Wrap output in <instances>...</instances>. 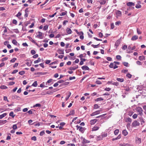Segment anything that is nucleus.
Segmentation results:
<instances>
[{"label":"nucleus","instance_id":"obj_63","mask_svg":"<svg viewBox=\"0 0 146 146\" xmlns=\"http://www.w3.org/2000/svg\"><path fill=\"white\" fill-rule=\"evenodd\" d=\"M67 146H75V145L73 143H70L68 144Z\"/></svg>","mask_w":146,"mask_h":146},{"label":"nucleus","instance_id":"obj_23","mask_svg":"<svg viewBox=\"0 0 146 146\" xmlns=\"http://www.w3.org/2000/svg\"><path fill=\"white\" fill-rule=\"evenodd\" d=\"M116 80L118 82H123L124 81V79L123 78H117Z\"/></svg>","mask_w":146,"mask_h":146},{"label":"nucleus","instance_id":"obj_35","mask_svg":"<svg viewBox=\"0 0 146 146\" xmlns=\"http://www.w3.org/2000/svg\"><path fill=\"white\" fill-rule=\"evenodd\" d=\"M141 6L139 4H137L135 6V7L137 9H139L141 8Z\"/></svg>","mask_w":146,"mask_h":146},{"label":"nucleus","instance_id":"obj_44","mask_svg":"<svg viewBox=\"0 0 146 146\" xmlns=\"http://www.w3.org/2000/svg\"><path fill=\"white\" fill-rule=\"evenodd\" d=\"M121 22L120 21H117L115 23V25L117 26H118L121 24Z\"/></svg>","mask_w":146,"mask_h":146},{"label":"nucleus","instance_id":"obj_8","mask_svg":"<svg viewBox=\"0 0 146 146\" xmlns=\"http://www.w3.org/2000/svg\"><path fill=\"white\" fill-rule=\"evenodd\" d=\"M66 94L67 96L66 98V101H67L68 99L69 98L70 96L71 95V93L70 92H67L66 93Z\"/></svg>","mask_w":146,"mask_h":146},{"label":"nucleus","instance_id":"obj_5","mask_svg":"<svg viewBox=\"0 0 146 146\" xmlns=\"http://www.w3.org/2000/svg\"><path fill=\"white\" fill-rule=\"evenodd\" d=\"M37 33H38V34L37 35V36L38 38L40 39H42L43 38L42 36V33L39 31Z\"/></svg>","mask_w":146,"mask_h":146},{"label":"nucleus","instance_id":"obj_37","mask_svg":"<svg viewBox=\"0 0 146 146\" xmlns=\"http://www.w3.org/2000/svg\"><path fill=\"white\" fill-rule=\"evenodd\" d=\"M12 128L13 129L15 130L17 129V126L16 124L13 125L12 127Z\"/></svg>","mask_w":146,"mask_h":146},{"label":"nucleus","instance_id":"obj_30","mask_svg":"<svg viewBox=\"0 0 146 146\" xmlns=\"http://www.w3.org/2000/svg\"><path fill=\"white\" fill-rule=\"evenodd\" d=\"M9 116H11L13 118L15 116V115L14 114V113L13 111L10 112L9 114Z\"/></svg>","mask_w":146,"mask_h":146},{"label":"nucleus","instance_id":"obj_54","mask_svg":"<svg viewBox=\"0 0 146 146\" xmlns=\"http://www.w3.org/2000/svg\"><path fill=\"white\" fill-rule=\"evenodd\" d=\"M127 45H124L122 46V49L123 50H125L127 49Z\"/></svg>","mask_w":146,"mask_h":146},{"label":"nucleus","instance_id":"obj_16","mask_svg":"<svg viewBox=\"0 0 146 146\" xmlns=\"http://www.w3.org/2000/svg\"><path fill=\"white\" fill-rule=\"evenodd\" d=\"M99 128V127L96 125H95L92 129V131H96L98 130Z\"/></svg>","mask_w":146,"mask_h":146},{"label":"nucleus","instance_id":"obj_41","mask_svg":"<svg viewBox=\"0 0 146 146\" xmlns=\"http://www.w3.org/2000/svg\"><path fill=\"white\" fill-rule=\"evenodd\" d=\"M70 115H74L75 113V111L74 110H73L70 111Z\"/></svg>","mask_w":146,"mask_h":146},{"label":"nucleus","instance_id":"obj_52","mask_svg":"<svg viewBox=\"0 0 146 146\" xmlns=\"http://www.w3.org/2000/svg\"><path fill=\"white\" fill-rule=\"evenodd\" d=\"M8 59V58L7 57L1 59V61L3 62L5 61V60H7Z\"/></svg>","mask_w":146,"mask_h":146},{"label":"nucleus","instance_id":"obj_24","mask_svg":"<svg viewBox=\"0 0 146 146\" xmlns=\"http://www.w3.org/2000/svg\"><path fill=\"white\" fill-rule=\"evenodd\" d=\"M125 121L127 122H129L130 123H131L132 121V119L129 117H127L125 119Z\"/></svg>","mask_w":146,"mask_h":146},{"label":"nucleus","instance_id":"obj_49","mask_svg":"<svg viewBox=\"0 0 146 146\" xmlns=\"http://www.w3.org/2000/svg\"><path fill=\"white\" fill-rule=\"evenodd\" d=\"M109 67L111 68H113L114 64L113 63H111L109 66Z\"/></svg>","mask_w":146,"mask_h":146},{"label":"nucleus","instance_id":"obj_31","mask_svg":"<svg viewBox=\"0 0 146 146\" xmlns=\"http://www.w3.org/2000/svg\"><path fill=\"white\" fill-rule=\"evenodd\" d=\"M103 136L101 135H100L97 137V139L98 140H100L102 139H103Z\"/></svg>","mask_w":146,"mask_h":146},{"label":"nucleus","instance_id":"obj_22","mask_svg":"<svg viewBox=\"0 0 146 146\" xmlns=\"http://www.w3.org/2000/svg\"><path fill=\"white\" fill-rule=\"evenodd\" d=\"M7 121L6 120H0V125L3 124L7 122Z\"/></svg>","mask_w":146,"mask_h":146},{"label":"nucleus","instance_id":"obj_15","mask_svg":"<svg viewBox=\"0 0 146 146\" xmlns=\"http://www.w3.org/2000/svg\"><path fill=\"white\" fill-rule=\"evenodd\" d=\"M122 133L124 136H126L128 134V132L126 130L124 129Z\"/></svg>","mask_w":146,"mask_h":146},{"label":"nucleus","instance_id":"obj_60","mask_svg":"<svg viewBox=\"0 0 146 146\" xmlns=\"http://www.w3.org/2000/svg\"><path fill=\"white\" fill-rule=\"evenodd\" d=\"M137 116V114H134L132 116L133 118L134 119L136 118Z\"/></svg>","mask_w":146,"mask_h":146},{"label":"nucleus","instance_id":"obj_25","mask_svg":"<svg viewBox=\"0 0 146 146\" xmlns=\"http://www.w3.org/2000/svg\"><path fill=\"white\" fill-rule=\"evenodd\" d=\"M135 46L131 47L130 46H129L128 47V49L130 50H133L135 49Z\"/></svg>","mask_w":146,"mask_h":146},{"label":"nucleus","instance_id":"obj_11","mask_svg":"<svg viewBox=\"0 0 146 146\" xmlns=\"http://www.w3.org/2000/svg\"><path fill=\"white\" fill-rule=\"evenodd\" d=\"M82 69L83 70H89V69L88 67L86 66H84L82 67H81Z\"/></svg>","mask_w":146,"mask_h":146},{"label":"nucleus","instance_id":"obj_36","mask_svg":"<svg viewBox=\"0 0 146 146\" xmlns=\"http://www.w3.org/2000/svg\"><path fill=\"white\" fill-rule=\"evenodd\" d=\"M94 109H97L99 108V106H98V105L97 104H95L94 105Z\"/></svg>","mask_w":146,"mask_h":146},{"label":"nucleus","instance_id":"obj_42","mask_svg":"<svg viewBox=\"0 0 146 146\" xmlns=\"http://www.w3.org/2000/svg\"><path fill=\"white\" fill-rule=\"evenodd\" d=\"M121 56L120 55H117L116 56V58L118 60H121Z\"/></svg>","mask_w":146,"mask_h":146},{"label":"nucleus","instance_id":"obj_6","mask_svg":"<svg viewBox=\"0 0 146 146\" xmlns=\"http://www.w3.org/2000/svg\"><path fill=\"white\" fill-rule=\"evenodd\" d=\"M76 127L77 129H79V131L81 132H83L84 131V128L81 127L79 126L78 125L76 126Z\"/></svg>","mask_w":146,"mask_h":146},{"label":"nucleus","instance_id":"obj_53","mask_svg":"<svg viewBox=\"0 0 146 146\" xmlns=\"http://www.w3.org/2000/svg\"><path fill=\"white\" fill-rule=\"evenodd\" d=\"M58 52L59 54H64V52L63 51L60 50H58Z\"/></svg>","mask_w":146,"mask_h":146},{"label":"nucleus","instance_id":"obj_45","mask_svg":"<svg viewBox=\"0 0 146 146\" xmlns=\"http://www.w3.org/2000/svg\"><path fill=\"white\" fill-rule=\"evenodd\" d=\"M16 60V58H13L10 60V62H11L13 63Z\"/></svg>","mask_w":146,"mask_h":146},{"label":"nucleus","instance_id":"obj_29","mask_svg":"<svg viewBox=\"0 0 146 146\" xmlns=\"http://www.w3.org/2000/svg\"><path fill=\"white\" fill-rule=\"evenodd\" d=\"M37 86V82L36 81H35L34 82L33 84L32 85V86L34 87H36Z\"/></svg>","mask_w":146,"mask_h":146},{"label":"nucleus","instance_id":"obj_9","mask_svg":"<svg viewBox=\"0 0 146 146\" xmlns=\"http://www.w3.org/2000/svg\"><path fill=\"white\" fill-rule=\"evenodd\" d=\"M127 5L128 6L131 7L134 6L135 4L132 2H129L127 3Z\"/></svg>","mask_w":146,"mask_h":146},{"label":"nucleus","instance_id":"obj_58","mask_svg":"<svg viewBox=\"0 0 146 146\" xmlns=\"http://www.w3.org/2000/svg\"><path fill=\"white\" fill-rule=\"evenodd\" d=\"M126 76L129 78H131L132 75L128 73L126 75Z\"/></svg>","mask_w":146,"mask_h":146},{"label":"nucleus","instance_id":"obj_17","mask_svg":"<svg viewBox=\"0 0 146 146\" xmlns=\"http://www.w3.org/2000/svg\"><path fill=\"white\" fill-rule=\"evenodd\" d=\"M136 141L137 143H140L141 142V140L140 138L136 137Z\"/></svg>","mask_w":146,"mask_h":146},{"label":"nucleus","instance_id":"obj_18","mask_svg":"<svg viewBox=\"0 0 146 146\" xmlns=\"http://www.w3.org/2000/svg\"><path fill=\"white\" fill-rule=\"evenodd\" d=\"M99 2L100 4L104 5L106 3V1L105 0H101Z\"/></svg>","mask_w":146,"mask_h":146},{"label":"nucleus","instance_id":"obj_51","mask_svg":"<svg viewBox=\"0 0 146 146\" xmlns=\"http://www.w3.org/2000/svg\"><path fill=\"white\" fill-rule=\"evenodd\" d=\"M114 25L113 23H111V29H113L114 28Z\"/></svg>","mask_w":146,"mask_h":146},{"label":"nucleus","instance_id":"obj_39","mask_svg":"<svg viewBox=\"0 0 146 146\" xmlns=\"http://www.w3.org/2000/svg\"><path fill=\"white\" fill-rule=\"evenodd\" d=\"M102 135L103 136V138L104 137H105L107 136V134L106 133H102Z\"/></svg>","mask_w":146,"mask_h":146},{"label":"nucleus","instance_id":"obj_2","mask_svg":"<svg viewBox=\"0 0 146 146\" xmlns=\"http://www.w3.org/2000/svg\"><path fill=\"white\" fill-rule=\"evenodd\" d=\"M102 111V110H99L92 113L90 114V116H93L95 115L98 114L100 113V112H101Z\"/></svg>","mask_w":146,"mask_h":146},{"label":"nucleus","instance_id":"obj_28","mask_svg":"<svg viewBox=\"0 0 146 146\" xmlns=\"http://www.w3.org/2000/svg\"><path fill=\"white\" fill-rule=\"evenodd\" d=\"M7 115V113H4L1 115H0V119H2Z\"/></svg>","mask_w":146,"mask_h":146},{"label":"nucleus","instance_id":"obj_43","mask_svg":"<svg viewBox=\"0 0 146 146\" xmlns=\"http://www.w3.org/2000/svg\"><path fill=\"white\" fill-rule=\"evenodd\" d=\"M48 25H46L44 26L43 28V30L44 31L46 30L48 28Z\"/></svg>","mask_w":146,"mask_h":146},{"label":"nucleus","instance_id":"obj_19","mask_svg":"<svg viewBox=\"0 0 146 146\" xmlns=\"http://www.w3.org/2000/svg\"><path fill=\"white\" fill-rule=\"evenodd\" d=\"M138 38V37L136 35H134L131 38V40H135L137 39Z\"/></svg>","mask_w":146,"mask_h":146},{"label":"nucleus","instance_id":"obj_33","mask_svg":"<svg viewBox=\"0 0 146 146\" xmlns=\"http://www.w3.org/2000/svg\"><path fill=\"white\" fill-rule=\"evenodd\" d=\"M41 59L40 58H38V60L34 61L35 64L37 63L40 61Z\"/></svg>","mask_w":146,"mask_h":146},{"label":"nucleus","instance_id":"obj_20","mask_svg":"<svg viewBox=\"0 0 146 146\" xmlns=\"http://www.w3.org/2000/svg\"><path fill=\"white\" fill-rule=\"evenodd\" d=\"M27 37L29 38V40L33 43L35 44L36 42L31 37L28 36Z\"/></svg>","mask_w":146,"mask_h":146},{"label":"nucleus","instance_id":"obj_55","mask_svg":"<svg viewBox=\"0 0 146 146\" xmlns=\"http://www.w3.org/2000/svg\"><path fill=\"white\" fill-rule=\"evenodd\" d=\"M31 139L35 141L36 140V138L35 136H34L31 137Z\"/></svg>","mask_w":146,"mask_h":146},{"label":"nucleus","instance_id":"obj_32","mask_svg":"<svg viewBox=\"0 0 146 146\" xmlns=\"http://www.w3.org/2000/svg\"><path fill=\"white\" fill-rule=\"evenodd\" d=\"M12 42L14 45H17V42L14 39L12 41Z\"/></svg>","mask_w":146,"mask_h":146},{"label":"nucleus","instance_id":"obj_4","mask_svg":"<svg viewBox=\"0 0 146 146\" xmlns=\"http://www.w3.org/2000/svg\"><path fill=\"white\" fill-rule=\"evenodd\" d=\"M140 124L137 121H134L132 123V125L133 127H135L137 126H139Z\"/></svg>","mask_w":146,"mask_h":146},{"label":"nucleus","instance_id":"obj_7","mask_svg":"<svg viewBox=\"0 0 146 146\" xmlns=\"http://www.w3.org/2000/svg\"><path fill=\"white\" fill-rule=\"evenodd\" d=\"M97 119H92L90 120V124L91 125H94L96 123L97 121Z\"/></svg>","mask_w":146,"mask_h":146},{"label":"nucleus","instance_id":"obj_1","mask_svg":"<svg viewBox=\"0 0 146 146\" xmlns=\"http://www.w3.org/2000/svg\"><path fill=\"white\" fill-rule=\"evenodd\" d=\"M136 111L138 113V114L140 115H143V111L141 108L139 107H137L136 108Z\"/></svg>","mask_w":146,"mask_h":146},{"label":"nucleus","instance_id":"obj_26","mask_svg":"<svg viewBox=\"0 0 146 146\" xmlns=\"http://www.w3.org/2000/svg\"><path fill=\"white\" fill-rule=\"evenodd\" d=\"M139 59L140 60H145V57L144 56H140L139 57Z\"/></svg>","mask_w":146,"mask_h":146},{"label":"nucleus","instance_id":"obj_10","mask_svg":"<svg viewBox=\"0 0 146 146\" xmlns=\"http://www.w3.org/2000/svg\"><path fill=\"white\" fill-rule=\"evenodd\" d=\"M121 41L120 39H118L117 40L115 43V45L116 47H117L120 43Z\"/></svg>","mask_w":146,"mask_h":146},{"label":"nucleus","instance_id":"obj_57","mask_svg":"<svg viewBox=\"0 0 146 146\" xmlns=\"http://www.w3.org/2000/svg\"><path fill=\"white\" fill-rule=\"evenodd\" d=\"M25 73L24 71H20L19 72V74L21 75H23Z\"/></svg>","mask_w":146,"mask_h":146},{"label":"nucleus","instance_id":"obj_59","mask_svg":"<svg viewBox=\"0 0 146 146\" xmlns=\"http://www.w3.org/2000/svg\"><path fill=\"white\" fill-rule=\"evenodd\" d=\"M45 134L44 131H42L40 133V136H42L44 135Z\"/></svg>","mask_w":146,"mask_h":146},{"label":"nucleus","instance_id":"obj_47","mask_svg":"<svg viewBox=\"0 0 146 146\" xmlns=\"http://www.w3.org/2000/svg\"><path fill=\"white\" fill-rule=\"evenodd\" d=\"M31 53L32 55L35 54L36 53V52L34 50H32L31 51Z\"/></svg>","mask_w":146,"mask_h":146},{"label":"nucleus","instance_id":"obj_21","mask_svg":"<svg viewBox=\"0 0 146 146\" xmlns=\"http://www.w3.org/2000/svg\"><path fill=\"white\" fill-rule=\"evenodd\" d=\"M86 53H84L83 54H80L79 57L80 58H82L83 57H85L86 56Z\"/></svg>","mask_w":146,"mask_h":146},{"label":"nucleus","instance_id":"obj_62","mask_svg":"<svg viewBox=\"0 0 146 146\" xmlns=\"http://www.w3.org/2000/svg\"><path fill=\"white\" fill-rule=\"evenodd\" d=\"M137 33L139 35L141 33V32L140 31L139 29L138 28L137 29Z\"/></svg>","mask_w":146,"mask_h":146},{"label":"nucleus","instance_id":"obj_34","mask_svg":"<svg viewBox=\"0 0 146 146\" xmlns=\"http://www.w3.org/2000/svg\"><path fill=\"white\" fill-rule=\"evenodd\" d=\"M119 132V130L118 129H116L115 130L114 132V134L115 135H117L118 134Z\"/></svg>","mask_w":146,"mask_h":146},{"label":"nucleus","instance_id":"obj_48","mask_svg":"<svg viewBox=\"0 0 146 146\" xmlns=\"http://www.w3.org/2000/svg\"><path fill=\"white\" fill-rule=\"evenodd\" d=\"M96 83L97 84H102V83L99 80H97L96 82Z\"/></svg>","mask_w":146,"mask_h":146},{"label":"nucleus","instance_id":"obj_27","mask_svg":"<svg viewBox=\"0 0 146 146\" xmlns=\"http://www.w3.org/2000/svg\"><path fill=\"white\" fill-rule=\"evenodd\" d=\"M104 99L102 98H97L95 100V101L98 102L103 100Z\"/></svg>","mask_w":146,"mask_h":146},{"label":"nucleus","instance_id":"obj_3","mask_svg":"<svg viewBox=\"0 0 146 146\" xmlns=\"http://www.w3.org/2000/svg\"><path fill=\"white\" fill-rule=\"evenodd\" d=\"M11 98L13 100L16 99L18 100H20L21 99V98L20 97L16 95L12 96Z\"/></svg>","mask_w":146,"mask_h":146},{"label":"nucleus","instance_id":"obj_56","mask_svg":"<svg viewBox=\"0 0 146 146\" xmlns=\"http://www.w3.org/2000/svg\"><path fill=\"white\" fill-rule=\"evenodd\" d=\"M26 64L29 66H31V62H27L26 63Z\"/></svg>","mask_w":146,"mask_h":146},{"label":"nucleus","instance_id":"obj_13","mask_svg":"<svg viewBox=\"0 0 146 146\" xmlns=\"http://www.w3.org/2000/svg\"><path fill=\"white\" fill-rule=\"evenodd\" d=\"M66 31L68 34H71L72 33V31L69 28H67L66 29Z\"/></svg>","mask_w":146,"mask_h":146},{"label":"nucleus","instance_id":"obj_50","mask_svg":"<svg viewBox=\"0 0 146 146\" xmlns=\"http://www.w3.org/2000/svg\"><path fill=\"white\" fill-rule=\"evenodd\" d=\"M13 23L15 25H17V21L15 19H13Z\"/></svg>","mask_w":146,"mask_h":146},{"label":"nucleus","instance_id":"obj_14","mask_svg":"<svg viewBox=\"0 0 146 146\" xmlns=\"http://www.w3.org/2000/svg\"><path fill=\"white\" fill-rule=\"evenodd\" d=\"M116 13L118 17H120L121 15V13L119 10H117Z\"/></svg>","mask_w":146,"mask_h":146},{"label":"nucleus","instance_id":"obj_46","mask_svg":"<svg viewBox=\"0 0 146 146\" xmlns=\"http://www.w3.org/2000/svg\"><path fill=\"white\" fill-rule=\"evenodd\" d=\"M123 64L124 66L126 67H128V63L127 62H123Z\"/></svg>","mask_w":146,"mask_h":146},{"label":"nucleus","instance_id":"obj_61","mask_svg":"<svg viewBox=\"0 0 146 146\" xmlns=\"http://www.w3.org/2000/svg\"><path fill=\"white\" fill-rule=\"evenodd\" d=\"M111 90V88H105L104 90L107 91H109Z\"/></svg>","mask_w":146,"mask_h":146},{"label":"nucleus","instance_id":"obj_40","mask_svg":"<svg viewBox=\"0 0 146 146\" xmlns=\"http://www.w3.org/2000/svg\"><path fill=\"white\" fill-rule=\"evenodd\" d=\"M67 13V11H66L64 12L61 13L60 15V16H64Z\"/></svg>","mask_w":146,"mask_h":146},{"label":"nucleus","instance_id":"obj_64","mask_svg":"<svg viewBox=\"0 0 146 146\" xmlns=\"http://www.w3.org/2000/svg\"><path fill=\"white\" fill-rule=\"evenodd\" d=\"M120 146H126L127 144H125L124 143H120L119 145Z\"/></svg>","mask_w":146,"mask_h":146},{"label":"nucleus","instance_id":"obj_12","mask_svg":"<svg viewBox=\"0 0 146 146\" xmlns=\"http://www.w3.org/2000/svg\"><path fill=\"white\" fill-rule=\"evenodd\" d=\"M78 68V66L76 65L74 67H71L69 68V69L70 70H74L77 69Z\"/></svg>","mask_w":146,"mask_h":146},{"label":"nucleus","instance_id":"obj_38","mask_svg":"<svg viewBox=\"0 0 146 146\" xmlns=\"http://www.w3.org/2000/svg\"><path fill=\"white\" fill-rule=\"evenodd\" d=\"M0 88L1 89H6L7 88V87L4 85H2L1 86Z\"/></svg>","mask_w":146,"mask_h":146}]
</instances>
